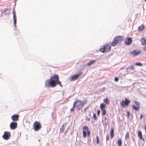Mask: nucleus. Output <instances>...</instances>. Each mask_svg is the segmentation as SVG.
I'll use <instances>...</instances> for the list:
<instances>
[{
	"instance_id": "1",
	"label": "nucleus",
	"mask_w": 146,
	"mask_h": 146,
	"mask_svg": "<svg viewBox=\"0 0 146 146\" xmlns=\"http://www.w3.org/2000/svg\"><path fill=\"white\" fill-rule=\"evenodd\" d=\"M57 84L62 86L61 82L59 80V76L56 74L54 75L45 82V86L46 88L54 87Z\"/></svg>"
},
{
	"instance_id": "2",
	"label": "nucleus",
	"mask_w": 146,
	"mask_h": 146,
	"mask_svg": "<svg viewBox=\"0 0 146 146\" xmlns=\"http://www.w3.org/2000/svg\"><path fill=\"white\" fill-rule=\"evenodd\" d=\"M123 37L122 36H118L115 37L111 43V45L113 46H116L117 43L121 42L123 40Z\"/></svg>"
},
{
	"instance_id": "3",
	"label": "nucleus",
	"mask_w": 146,
	"mask_h": 146,
	"mask_svg": "<svg viewBox=\"0 0 146 146\" xmlns=\"http://www.w3.org/2000/svg\"><path fill=\"white\" fill-rule=\"evenodd\" d=\"M83 136L84 138H85L86 137H89L90 134V132L89 131L88 127L87 126H84L83 127L82 131Z\"/></svg>"
},
{
	"instance_id": "4",
	"label": "nucleus",
	"mask_w": 146,
	"mask_h": 146,
	"mask_svg": "<svg viewBox=\"0 0 146 146\" xmlns=\"http://www.w3.org/2000/svg\"><path fill=\"white\" fill-rule=\"evenodd\" d=\"M74 104L78 110H79L82 108L84 105L82 101L79 100H76L74 102Z\"/></svg>"
},
{
	"instance_id": "5",
	"label": "nucleus",
	"mask_w": 146,
	"mask_h": 146,
	"mask_svg": "<svg viewBox=\"0 0 146 146\" xmlns=\"http://www.w3.org/2000/svg\"><path fill=\"white\" fill-rule=\"evenodd\" d=\"M111 48V46L110 44H106L102 46L100 49V50L102 52H108L110 50Z\"/></svg>"
},
{
	"instance_id": "6",
	"label": "nucleus",
	"mask_w": 146,
	"mask_h": 146,
	"mask_svg": "<svg viewBox=\"0 0 146 146\" xmlns=\"http://www.w3.org/2000/svg\"><path fill=\"white\" fill-rule=\"evenodd\" d=\"M41 125L40 123L38 121H35L34 122L33 125V128L35 131H38L41 128Z\"/></svg>"
},
{
	"instance_id": "7",
	"label": "nucleus",
	"mask_w": 146,
	"mask_h": 146,
	"mask_svg": "<svg viewBox=\"0 0 146 146\" xmlns=\"http://www.w3.org/2000/svg\"><path fill=\"white\" fill-rule=\"evenodd\" d=\"M130 102V100L127 98H125V100H123L120 102V104L123 108L127 106Z\"/></svg>"
},
{
	"instance_id": "8",
	"label": "nucleus",
	"mask_w": 146,
	"mask_h": 146,
	"mask_svg": "<svg viewBox=\"0 0 146 146\" xmlns=\"http://www.w3.org/2000/svg\"><path fill=\"white\" fill-rule=\"evenodd\" d=\"M10 136L11 134L9 132L5 131L2 137L4 139L7 140L10 138Z\"/></svg>"
},
{
	"instance_id": "9",
	"label": "nucleus",
	"mask_w": 146,
	"mask_h": 146,
	"mask_svg": "<svg viewBox=\"0 0 146 146\" xmlns=\"http://www.w3.org/2000/svg\"><path fill=\"white\" fill-rule=\"evenodd\" d=\"M82 72H81L78 74L74 75L70 77V80L71 81H74L77 79L79 76L81 74Z\"/></svg>"
},
{
	"instance_id": "10",
	"label": "nucleus",
	"mask_w": 146,
	"mask_h": 146,
	"mask_svg": "<svg viewBox=\"0 0 146 146\" xmlns=\"http://www.w3.org/2000/svg\"><path fill=\"white\" fill-rule=\"evenodd\" d=\"M17 123L15 122H12L10 125V127L11 129H15L17 127Z\"/></svg>"
},
{
	"instance_id": "11",
	"label": "nucleus",
	"mask_w": 146,
	"mask_h": 146,
	"mask_svg": "<svg viewBox=\"0 0 146 146\" xmlns=\"http://www.w3.org/2000/svg\"><path fill=\"white\" fill-rule=\"evenodd\" d=\"M19 115L18 114H15L12 115L11 118L14 121H17L19 119Z\"/></svg>"
},
{
	"instance_id": "12",
	"label": "nucleus",
	"mask_w": 146,
	"mask_h": 146,
	"mask_svg": "<svg viewBox=\"0 0 146 146\" xmlns=\"http://www.w3.org/2000/svg\"><path fill=\"white\" fill-rule=\"evenodd\" d=\"M140 52V50H134L130 52V54L133 56H136L138 55Z\"/></svg>"
},
{
	"instance_id": "13",
	"label": "nucleus",
	"mask_w": 146,
	"mask_h": 146,
	"mask_svg": "<svg viewBox=\"0 0 146 146\" xmlns=\"http://www.w3.org/2000/svg\"><path fill=\"white\" fill-rule=\"evenodd\" d=\"M13 13L14 20V24L16 26L17 23V17L16 13L14 9H13Z\"/></svg>"
},
{
	"instance_id": "14",
	"label": "nucleus",
	"mask_w": 146,
	"mask_h": 146,
	"mask_svg": "<svg viewBox=\"0 0 146 146\" xmlns=\"http://www.w3.org/2000/svg\"><path fill=\"white\" fill-rule=\"evenodd\" d=\"M132 42V39L131 38H127L125 40V42L127 45L130 44Z\"/></svg>"
},
{
	"instance_id": "15",
	"label": "nucleus",
	"mask_w": 146,
	"mask_h": 146,
	"mask_svg": "<svg viewBox=\"0 0 146 146\" xmlns=\"http://www.w3.org/2000/svg\"><path fill=\"white\" fill-rule=\"evenodd\" d=\"M110 137L111 139H113L114 137V131L113 128L111 127V131L110 132Z\"/></svg>"
},
{
	"instance_id": "16",
	"label": "nucleus",
	"mask_w": 146,
	"mask_h": 146,
	"mask_svg": "<svg viewBox=\"0 0 146 146\" xmlns=\"http://www.w3.org/2000/svg\"><path fill=\"white\" fill-rule=\"evenodd\" d=\"M138 136L140 139L142 140L143 141H144V139L143 138L142 132L140 131H139L138 133Z\"/></svg>"
},
{
	"instance_id": "17",
	"label": "nucleus",
	"mask_w": 146,
	"mask_h": 146,
	"mask_svg": "<svg viewBox=\"0 0 146 146\" xmlns=\"http://www.w3.org/2000/svg\"><path fill=\"white\" fill-rule=\"evenodd\" d=\"M66 126V124H63L60 129V133L62 132L64 130L65 127Z\"/></svg>"
},
{
	"instance_id": "18",
	"label": "nucleus",
	"mask_w": 146,
	"mask_h": 146,
	"mask_svg": "<svg viewBox=\"0 0 146 146\" xmlns=\"http://www.w3.org/2000/svg\"><path fill=\"white\" fill-rule=\"evenodd\" d=\"M141 44L143 45H146V38H142L141 39Z\"/></svg>"
},
{
	"instance_id": "19",
	"label": "nucleus",
	"mask_w": 146,
	"mask_h": 146,
	"mask_svg": "<svg viewBox=\"0 0 146 146\" xmlns=\"http://www.w3.org/2000/svg\"><path fill=\"white\" fill-rule=\"evenodd\" d=\"M96 61V60H91L87 64V65L88 66H90L92 65Z\"/></svg>"
},
{
	"instance_id": "20",
	"label": "nucleus",
	"mask_w": 146,
	"mask_h": 146,
	"mask_svg": "<svg viewBox=\"0 0 146 146\" xmlns=\"http://www.w3.org/2000/svg\"><path fill=\"white\" fill-rule=\"evenodd\" d=\"M144 28L145 27L144 25H142L141 26H140L138 27V31H141L143 30Z\"/></svg>"
},
{
	"instance_id": "21",
	"label": "nucleus",
	"mask_w": 146,
	"mask_h": 146,
	"mask_svg": "<svg viewBox=\"0 0 146 146\" xmlns=\"http://www.w3.org/2000/svg\"><path fill=\"white\" fill-rule=\"evenodd\" d=\"M117 143L118 146H121L122 145V141L121 139H119L117 140Z\"/></svg>"
},
{
	"instance_id": "22",
	"label": "nucleus",
	"mask_w": 146,
	"mask_h": 146,
	"mask_svg": "<svg viewBox=\"0 0 146 146\" xmlns=\"http://www.w3.org/2000/svg\"><path fill=\"white\" fill-rule=\"evenodd\" d=\"M132 107L133 109L135 110L138 111L139 109V106H135L133 105L132 106Z\"/></svg>"
},
{
	"instance_id": "23",
	"label": "nucleus",
	"mask_w": 146,
	"mask_h": 146,
	"mask_svg": "<svg viewBox=\"0 0 146 146\" xmlns=\"http://www.w3.org/2000/svg\"><path fill=\"white\" fill-rule=\"evenodd\" d=\"M130 135L129 132H127L125 135V139L127 140L129 139V138Z\"/></svg>"
},
{
	"instance_id": "24",
	"label": "nucleus",
	"mask_w": 146,
	"mask_h": 146,
	"mask_svg": "<svg viewBox=\"0 0 146 146\" xmlns=\"http://www.w3.org/2000/svg\"><path fill=\"white\" fill-rule=\"evenodd\" d=\"M106 105L103 103L101 104L100 105V108L101 110L104 109Z\"/></svg>"
},
{
	"instance_id": "25",
	"label": "nucleus",
	"mask_w": 146,
	"mask_h": 146,
	"mask_svg": "<svg viewBox=\"0 0 146 146\" xmlns=\"http://www.w3.org/2000/svg\"><path fill=\"white\" fill-rule=\"evenodd\" d=\"M102 111V115L104 116L106 114V111L105 109L101 110Z\"/></svg>"
},
{
	"instance_id": "26",
	"label": "nucleus",
	"mask_w": 146,
	"mask_h": 146,
	"mask_svg": "<svg viewBox=\"0 0 146 146\" xmlns=\"http://www.w3.org/2000/svg\"><path fill=\"white\" fill-rule=\"evenodd\" d=\"M104 102L106 104H108L109 103L108 98H106L104 100Z\"/></svg>"
},
{
	"instance_id": "27",
	"label": "nucleus",
	"mask_w": 146,
	"mask_h": 146,
	"mask_svg": "<svg viewBox=\"0 0 146 146\" xmlns=\"http://www.w3.org/2000/svg\"><path fill=\"white\" fill-rule=\"evenodd\" d=\"M135 65L140 66H143V64L139 62L136 63L135 64Z\"/></svg>"
},
{
	"instance_id": "28",
	"label": "nucleus",
	"mask_w": 146,
	"mask_h": 146,
	"mask_svg": "<svg viewBox=\"0 0 146 146\" xmlns=\"http://www.w3.org/2000/svg\"><path fill=\"white\" fill-rule=\"evenodd\" d=\"M96 143L97 144H99V140L98 138V135H97L96 137Z\"/></svg>"
},
{
	"instance_id": "29",
	"label": "nucleus",
	"mask_w": 146,
	"mask_h": 146,
	"mask_svg": "<svg viewBox=\"0 0 146 146\" xmlns=\"http://www.w3.org/2000/svg\"><path fill=\"white\" fill-rule=\"evenodd\" d=\"M76 107L75 106H74V105L73 104V107L70 110V111L71 112H72L74 110V108H75Z\"/></svg>"
},
{
	"instance_id": "30",
	"label": "nucleus",
	"mask_w": 146,
	"mask_h": 146,
	"mask_svg": "<svg viewBox=\"0 0 146 146\" xmlns=\"http://www.w3.org/2000/svg\"><path fill=\"white\" fill-rule=\"evenodd\" d=\"M93 117L95 120L97 119V118H96V115L95 113H93Z\"/></svg>"
},
{
	"instance_id": "31",
	"label": "nucleus",
	"mask_w": 146,
	"mask_h": 146,
	"mask_svg": "<svg viewBox=\"0 0 146 146\" xmlns=\"http://www.w3.org/2000/svg\"><path fill=\"white\" fill-rule=\"evenodd\" d=\"M135 103L137 106H139L140 104L137 101H135Z\"/></svg>"
},
{
	"instance_id": "32",
	"label": "nucleus",
	"mask_w": 146,
	"mask_h": 146,
	"mask_svg": "<svg viewBox=\"0 0 146 146\" xmlns=\"http://www.w3.org/2000/svg\"><path fill=\"white\" fill-rule=\"evenodd\" d=\"M129 68L131 70H133L134 69V67L133 66H130L129 67Z\"/></svg>"
},
{
	"instance_id": "33",
	"label": "nucleus",
	"mask_w": 146,
	"mask_h": 146,
	"mask_svg": "<svg viewBox=\"0 0 146 146\" xmlns=\"http://www.w3.org/2000/svg\"><path fill=\"white\" fill-rule=\"evenodd\" d=\"M118 80V78L117 77H115V82H117Z\"/></svg>"
},
{
	"instance_id": "34",
	"label": "nucleus",
	"mask_w": 146,
	"mask_h": 146,
	"mask_svg": "<svg viewBox=\"0 0 146 146\" xmlns=\"http://www.w3.org/2000/svg\"><path fill=\"white\" fill-rule=\"evenodd\" d=\"M109 139V137L108 135H107L106 136V141H108Z\"/></svg>"
},
{
	"instance_id": "35",
	"label": "nucleus",
	"mask_w": 146,
	"mask_h": 146,
	"mask_svg": "<svg viewBox=\"0 0 146 146\" xmlns=\"http://www.w3.org/2000/svg\"><path fill=\"white\" fill-rule=\"evenodd\" d=\"M100 111L99 110H98L97 113L98 116H99L100 115Z\"/></svg>"
},
{
	"instance_id": "36",
	"label": "nucleus",
	"mask_w": 146,
	"mask_h": 146,
	"mask_svg": "<svg viewBox=\"0 0 146 146\" xmlns=\"http://www.w3.org/2000/svg\"><path fill=\"white\" fill-rule=\"evenodd\" d=\"M88 108H89V107L88 106L84 109V113H86V110H87V109H88Z\"/></svg>"
},
{
	"instance_id": "37",
	"label": "nucleus",
	"mask_w": 146,
	"mask_h": 146,
	"mask_svg": "<svg viewBox=\"0 0 146 146\" xmlns=\"http://www.w3.org/2000/svg\"><path fill=\"white\" fill-rule=\"evenodd\" d=\"M143 117V116L142 114H141L140 116V119H142Z\"/></svg>"
},
{
	"instance_id": "38",
	"label": "nucleus",
	"mask_w": 146,
	"mask_h": 146,
	"mask_svg": "<svg viewBox=\"0 0 146 146\" xmlns=\"http://www.w3.org/2000/svg\"><path fill=\"white\" fill-rule=\"evenodd\" d=\"M143 50L144 51H146V46L143 48Z\"/></svg>"
},
{
	"instance_id": "39",
	"label": "nucleus",
	"mask_w": 146,
	"mask_h": 146,
	"mask_svg": "<svg viewBox=\"0 0 146 146\" xmlns=\"http://www.w3.org/2000/svg\"><path fill=\"white\" fill-rule=\"evenodd\" d=\"M144 129L145 131H146V126L144 127Z\"/></svg>"
},
{
	"instance_id": "40",
	"label": "nucleus",
	"mask_w": 146,
	"mask_h": 146,
	"mask_svg": "<svg viewBox=\"0 0 146 146\" xmlns=\"http://www.w3.org/2000/svg\"><path fill=\"white\" fill-rule=\"evenodd\" d=\"M7 10V9H5V10L4 11V12H5L6 11V10Z\"/></svg>"
},
{
	"instance_id": "41",
	"label": "nucleus",
	"mask_w": 146,
	"mask_h": 146,
	"mask_svg": "<svg viewBox=\"0 0 146 146\" xmlns=\"http://www.w3.org/2000/svg\"><path fill=\"white\" fill-rule=\"evenodd\" d=\"M127 113H128V115H129V112H127Z\"/></svg>"
},
{
	"instance_id": "42",
	"label": "nucleus",
	"mask_w": 146,
	"mask_h": 146,
	"mask_svg": "<svg viewBox=\"0 0 146 146\" xmlns=\"http://www.w3.org/2000/svg\"><path fill=\"white\" fill-rule=\"evenodd\" d=\"M105 120H106V118H105Z\"/></svg>"
},
{
	"instance_id": "43",
	"label": "nucleus",
	"mask_w": 146,
	"mask_h": 146,
	"mask_svg": "<svg viewBox=\"0 0 146 146\" xmlns=\"http://www.w3.org/2000/svg\"><path fill=\"white\" fill-rule=\"evenodd\" d=\"M88 120L89 121V120H90V119H89H89H88Z\"/></svg>"
},
{
	"instance_id": "44",
	"label": "nucleus",
	"mask_w": 146,
	"mask_h": 146,
	"mask_svg": "<svg viewBox=\"0 0 146 146\" xmlns=\"http://www.w3.org/2000/svg\"><path fill=\"white\" fill-rule=\"evenodd\" d=\"M145 1H146V0H145Z\"/></svg>"
}]
</instances>
